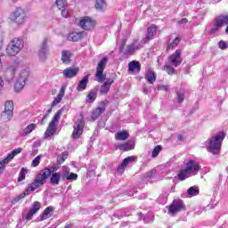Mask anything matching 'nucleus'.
Instances as JSON below:
<instances>
[{
    "label": "nucleus",
    "instance_id": "nucleus-1",
    "mask_svg": "<svg viewBox=\"0 0 228 228\" xmlns=\"http://www.w3.org/2000/svg\"><path fill=\"white\" fill-rule=\"evenodd\" d=\"M201 167L199 162L193 159H190L185 163V168L182 169L178 174V179L180 181H184L188 177L197 175L200 172Z\"/></svg>",
    "mask_w": 228,
    "mask_h": 228
},
{
    "label": "nucleus",
    "instance_id": "nucleus-2",
    "mask_svg": "<svg viewBox=\"0 0 228 228\" xmlns=\"http://www.w3.org/2000/svg\"><path fill=\"white\" fill-rule=\"evenodd\" d=\"M225 138V133L218 132L216 135H213L207 141L208 146L207 147L208 152L212 154H219L222 151V143Z\"/></svg>",
    "mask_w": 228,
    "mask_h": 228
},
{
    "label": "nucleus",
    "instance_id": "nucleus-3",
    "mask_svg": "<svg viewBox=\"0 0 228 228\" xmlns=\"http://www.w3.org/2000/svg\"><path fill=\"white\" fill-rule=\"evenodd\" d=\"M51 177V170L44 168L40 171L39 175L36 176L34 183L27 188V191H35L36 188H40L44 186V183H46L47 179Z\"/></svg>",
    "mask_w": 228,
    "mask_h": 228
},
{
    "label": "nucleus",
    "instance_id": "nucleus-4",
    "mask_svg": "<svg viewBox=\"0 0 228 228\" xmlns=\"http://www.w3.org/2000/svg\"><path fill=\"white\" fill-rule=\"evenodd\" d=\"M24 49V40L15 37L7 45L6 53L8 56H17Z\"/></svg>",
    "mask_w": 228,
    "mask_h": 228
},
{
    "label": "nucleus",
    "instance_id": "nucleus-5",
    "mask_svg": "<svg viewBox=\"0 0 228 228\" xmlns=\"http://www.w3.org/2000/svg\"><path fill=\"white\" fill-rule=\"evenodd\" d=\"M63 113V108L59 110L53 116L52 121L49 123V126L45 132V138H49L56 133V124L60 122V117H61Z\"/></svg>",
    "mask_w": 228,
    "mask_h": 228
},
{
    "label": "nucleus",
    "instance_id": "nucleus-6",
    "mask_svg": "<svg viewBox=\"0 0 228 228\" xmlns=\"http://www.w3.org/2000/svg\"><path fill=\"white\" fill-rule=\"evenodd\" d=\"M107 63H108V57H103L98 62V65L96 67V74H95V79L96 81H98V83H104V81H106V75L104 74V69H106Z\"/></svg>",
    "mask_w": 228,
    "mask_h": 228
},
{
    "label": "nucleus",
    "instance_id": "nucleus-7",
    "mask_svg": "<svg viewBox=\"0 0 228 228\" xmlns=\"http://www.w3.org/2000/svg\"><path fill=\"white\" fill-rule=\"evenodd\" d=\"M228 24V15L220 14L217 16L214 22V28L210 30V35H215V33H218L220 31V28L223 26H227Z\"/></svg>",
    "mask_w": 228,
    "mask_h": 228
},
{
    "label": "nucleus",
    "instance_id": "nucleus-8",
    "mask_svg": "<svg viewBox=\"0 0 228 228\" xmlns=\"http://www.w3.org/2000/svg\"><path fill=\"white\" fill-rule=\"evenodd\" d=\"M28 77H29V71L24 69L20 72V77L16 81L14 85V89L16 92H20L26 86V81H28Z\"/></svg>",
    "mask_w": 228,
    "mask_h": 228
},
{
    "label": "nucleus",
    "instance_id": "nucleus-9",
    "mask_svg": "<svg viewBox=\"0 0 228 228\" xmlns=\"http://www.w3.org/2000/svg\"><path fill=\"white\" fill-rule=\"evenodd\" d=\"M11 20L16 22V24H24L26 20V12L22 8H18L11 14Z\"/></svg>",
    "mask_w": 228,
    "mask_h": 228
},
{
    "label": "nucleus",
    "instance_id": "nucleus-10",
    "mask_svg": "<svg viewBox=\"0 0 228 228\" xmlns=\"http://www.w3.org/2000/svg\"><path fill=\"white\" fill-rule=\"evenodd\" d=\"M39 58L42 61H45L49 54V38L45 37L39 46L38 51Z\"/></svg>",
    "mask_w": 228,
    "mask_h": 228
},
{
    "label": "nucleus",
    "instance_id": "nucleus-11",
    "mask_svg": "<svg viewBox=\"0 0 228 228\" xmlns=\"http://www.w3.org/2000/svg\"><path fill=\"white\" fill-rule=\"evenodd\" d=\"M183 209H184V203L183 200H174L173 204L169 206L168 214L171 215V216H174V215L183 211Z\"/></svg>",
    "mask_w": 228,
    "mask_h": 228
},
{
    "label": "nucleus",
    "instance_id": "nucleus-12",
    "mask_svg": "<svg viewBox=\"0 0 228 228\" xmlns=\"http://www.w3.org/2000/svg\"><path fill=\"white\" fill-rule=\"evenodd\" d=\"M85 127V121L83 119H78L74 126V131L71 134V138L73 140H77V138H81V134H83V129Z\"/></svg>",
    "mask_w": 228,
    "mask_h": 228
},
{
    "label": "nucleus",
    "instance_id": "nucleus-13",
    "mask_svg": "<svg viewBox=\"0 0 228 228\" xmlns=\"http://www.w3.org/2000/svg\"><path fill=\"white\" fill-rule=\"evenodd\" d=\"M168 63L173 65V67H179L183 63V57H181V50L177 49L175 53L168 57Z\"/></svg>",
    "mask_w": 228,
    "mask_h": 228
},
{
    "label": "nucleus",
    "instance_id": "nucleus-14",
    "mask_svg": "<svg viewBox=\"0 0 228 228\" xmlns=\"http://www.w3.org/2000/svg\"><path fill=\"white\" fill-rule=\"evenodd\" d=\"M42 208V205L38 201H35L32 204V207L30 208L29 211L28 212L25 220H32L33 216L37 215L38 211H40V208Z\"/></svg>",
    "mask_w": 228,
    "mask_h": 228
},
{
    "label": "nucleus",
    "instance_id": "nucleus-15",
    "mask_svg": "<svg viewBox=\"0 0 228 228\" xmlns=\"http://www.w3.org/2000/svg\"><path fill=\"white\" fill-rule=\"evenodd\" d=\"M80 26L83 29H86V31H88L90 29H94L95 22L92 20V19L85 17L80 20Z\"/></svg>",
    "mask_w": 228,
    "mask_h": 228
},
{
    "label": "nucleus",
    "instance_id": "nucleus-16",
    "mask_svg": "<svg viewBox=\"0 0 228 228\" xmlns=\"http://www.w3.org/2000/svg\"><path fill=\"white\" fill-rule=\"evenodd\" d=\"M79 72V68H67L62 71L63 77L66 79H72V77H76Z\"/></svg>",
    "mask_w": 228,
    "mask_h": 228
},
{
    "label": "nucleus",
    "instance_id": "nucleus-17",
    "mask_svg": "<svg viewBox=\"0 0 228 228\" xmlns=\"http://www.w3.org/2000/svg\"><path fill=\"white\" fill-rule=\"evenodd\" d=\"M158 28L152 25L147 28L145 38L142 39V44H147L149 40H152L154 38V35H156Z\"/></svg>",
    "mask_w": 228,
    "mask_h": 228
},
{
    "label": "nucleus",
    "instance_id": "nucleus-18",
    "mask_svg": "<svg viewBox=\"0 0 228 228\" xmlns=\"http://www.w3.org/2000/svg\"><path fill=\"white\" fill-rule=\"evenodd\" d=\"M62 179L65 181H76L77 179V174L70 173L67 167H62Z\"/></svg>",
    "mask_w": 228,
    "mask_h": 228
},
{
    "label": "nucleus",
    "instance_id": "nucleus-19",
    "mask_svg": "<svg viewBox=\"0 0 228 228\" xmlns=\"http://www.w3.org/2000/svg\"><path fill=\"white\" fill-rule=\"evenodd\" d=\"M136 159H138L134 156H130V157L124 159L122 163L118 167V172H120V174H122V172H124V168H126V167H127L129 165V163H134L136 161Z\"/></svg>",
    "mask_w": 228,
    "mask_h": 228
},
{
    "label": "nucleus",
    "instance_id": "nucleus-20",
    "mask_svg": "<svg viewBox=\"0 0 228 228\" xmlns=\"http://www.w3.org/2000/svg\"><path fill=\"white\" fill-rule=\"evenodd\" d=\"M142 70V64L137 61H132L128 63V72L134 74V72H140Z\"/></svg>",
    "mask_w": 228,
    "mask_h": 228
},
{
    "label": "nucleus",
    "instance_id": "nucleus-21",
    "mask_svg": "<svg viewBox=\"0 0 228 228\" xmlns=\"http://www.w3.org/2000/svg\"><path fill=\"white\" fill-rule=\"evenodd\" d=\"M114 81L112 78H108L107 81L101 86L100 93L102 95H106L110 89L111 88V85H113Z\"/></svg>",
    "mask_w": 228,
    "mask_h": 228
},
{
    "label": "nucleus",
    "instance_id": "nucleus-22",
    "mask_svg": "<svg viewBox=\"0 0 228 228\" xmlns=\"http://www.w3.org/2000/svg\"><path fill=\"white\" fill-rule=\"evenodd\" d=\"M90 75H86L83 77L82 80L78 82V86H77V92H84V90H86V86L88 85V77Z\"/></svg>",
    "mask_w": 228,
    "mask_h": 228
},
{
    "label": "nucleus",
    "instance_id": "nucleus-23",
    "mask_svg": "<svg viewBox=\"0 0 228 228\" xmlns=\"http://www.w3.org/2000/svg\"><path fill=\"white\" fill-rule=\"evenodd\" d=\"M83 38V32H71L68 35L69 42H78Z\"/></svg>",
    "mask_w": 228,
    "mask_h": 228
},
{
    "label": "nucleus",
    "instance_id": "nucleus-24",
    "mask_svg": "<svg viewBox=\"0 0 228 228\" xmlns=\"http://www.w3.org/2000/svg\"><path fill=\"white\" fill-rule=\"evenodd\" d=\"M53 211H54V208L51 206L47 207L41 216L40 222H43V220H47V218H51V216H53Z\"/></svg>",
    "mask_w": 228,
    "mask_h": 228
},
{
    "label": "nucleus",
    "instance_id": "nucleus-25",
    "mask_svg": "<svg viewBox=\"0 0 228 228\" xmlns=\"http://www.w3.org/2000/svg\"><path fill=\"white\" fill-rule=\"evenodd\" d=\"M65 96V87L61 86L59 94H57L56 98L53 100L52 106H56V104H60L61 102V99Z\"/></svg>",
    "mask_w": 228,
    "mask_h": 228
},
{
    "label": "nucleus",
    "instance_id": "nucleus-26",
    "mask_svg": "<svg viewBox=\"0 0 228 228\" xmlns=\"http://www.w3.org/2000/svg\"><path fill=\"white\" fill-rule=\"evenodd\" d=\"M104 111H106V107L105 106L98 107L94 110H93V112H92L93 120L98 119L99 117L102 116V113H104Z\"/></svg>",
    "mask_w": 228,
    "mask_h": 228
},
{
    "label": "nucleus",
    "instance_id": "nucleus-27",
    "mask_svg": "<svg viewBox=\"0 0 228 228\" xmlns=\"http://www.w3.org/2000/svg\"><path fill=\"white\" fill-rule=\"evenodd\" d=\"M70 58H72V53L67 50L62 51L61 53V61L62 63H64L65 65H69V63H70L71 60Z\"/></svg>",
    "mask_w": 228,
    "mask_h": 228
},
{
    "label": "nucleus",
    "instance_id": "nucleus-28",
    "mask_svg": "<svg viewBox=\"0 0 228 228\" xmlns=\"http://www.w3.org/2000/svg\"><path fill=\"white\" fill-rule=\"evenodd\" d=\"M61 179V174L53 173L50 177V183L53 186H58L60 184V180Z\"/></svg>",
    "mask_w": 228,
    "mask_h": 228
},
{
    "label": "nucleus",
    "instance_id": "nucleus-29",
    "mask_svg": "<svg viewBox=\"0 0 228 228\" xmlns=\"http://www.w3.org/2000/svg\"><path fill=\"white\" fill-rule=\"evenodd\" d=\"M120 151H133L134 149V142H127L118 145Z\"/></svg>",
    "mask_w": 228,
    "mask_h": 228
},
{
    "label": "nucleus",
    "instance_id": "nucleus-30",
    "mask_svg": "<svg viewBox=\"0 0 228 228\" xmlns=\"http://www.w3.org/2000/svg\"><path fill=\"white\" fill-rule=\"evenodd\" d=\"M36 127V124L28 125L25 129L22 130V132L20 133V136H28V134H30V133H33V131H35Z\"/></svg>",
    "mask_w": 228,
    "mask_h": 228
},
{
    "label": "nucleus",
    "instance_id": "nucleus-31",
    "mask_svg": "<svg viewBox=\"0 0 228 228\" xmlns=\"http://www.w3.org/2000/svg\"><path fill=\"white\" fill-rule=\"evenodd\" d=\"M180 43H181L180 37L175 38V40L172 41L171 43L167 42V52L168 53V51H172L175 49V47H177V45H179Z\"/></svg>",
    "mask_w": 228,
    "mask_h": 228
},
{
    "label": "nucleus",
    "instance_id": "nucleus-32",
    "mask_svg": "<svg viewBox=\"0 0 228 228\" xmlns=\"http://www.w3.org/2000/svg\"><path fill=\"white\" fill-rule=\"evenodd\" d=\"M13 117V112L4 110L1 114V119L4 120V122H10Z\"/></svg>",
    "mask_w": 228,
    "mask_h": 228
},
{
    "label": "nucleus",
    "instance_id": "nucleus-33",
    "mask_svg": "<svg viewBox=\"0 0 228 228\" xmlns=\"http://www.w3.org/2000/svg\"><path fill=\"white\" fill-rule=\"evenodd\" d=\"M145 79L150 83V85H153L156 82V73L148 71L145 75Z\"/></svg>",
    "mask_w": 228,
    "mask_h": 228
},
{
    "label": "nucleus",
    "instance_id": "nucleus-34",
    "mask_svg": "<svg viewBox=\"0 0 228 228\" xmlns=\"http://www.w3.org/2000/svg\"><path fill=\"white\" fill-rule=\"evenodd\" d=\"M115 138L116 140L120 141L127 140V138H129V133H127L126 131L117 133Z\"/></svg>",
    "mask_w": 228,
    "mask_h": 228
},
{
    "label": "nucleus",
    "instance_id": "nucleus-35",
    "mask_svg": "<svg viewBox=\"0 0 228 228\" xmlns=\"http://www.w3.org/2000/svg\"><path fill=\"white\" fill-rule=\"evenodd\" d=\"M131 45L133 46V48L135 51H138V50L142 49V47H143V45H145V44L142 43V40L140 41V39H134Z\"/></svg>",
    "mask_w": 228,
    "mask_h": 228
},
{
    "label": "nucleus",
    "instance_id": "nucleus-36",
    "mask_svg": "<svg viewBox=\"0 0 228 228\" xmlns=\"http://www.w3.org/2000/svg\"><path fill=\"white\" fill-rule=\"evenodd\" d=\"M13 158H15V155L12 151H11L4 160L0 161V163L4 167L6 165H8V163H10V161H12V159H13Z\"/></svg>",
    "mask_w": 228,
    "mask_h": 228
},
{
    "label": "nucleus",
    "instance_id": "nucleus-37",
    "mask_svg": "<svg viewBox=\"0 0 228 228\" xmlns=\"http://www.w3.org/2000/svg\"><path fill=\"white\" fill-rule=\"evenodd\" d=\"M29 191H27V190L20 193L19 196H17L16 198H14L12 200V204H17V202H19L20 200H21V199H24L25 197H28V195H29Z\"/></svg>",
    "mask_w": 228,
    "mask_h": 228
},
{
    "label": "nucleus",
    "instance_id": "nucleus-38",
    "mask_svg": "<svg viewBox=\"0 0 228 228\" xmlns=\"http://www.w3.org/2000/svg\"><path fill=\"white\" fill-rule=\"evenodd\" d=\"M95 8L96 10L102 12V10L106 8V2H104V0H96Z\"/></svg>",
    "mask_w": 228,
    "mask_h": 228
},
{
    "label": "nucleus",
    "instance_id": "nucleus-39",
    "mask_svg": "<svg viewBox=\"0 0 228 228\" xmlns=\"http://www.w3.org/2000/svg\"><path fill=\"white\" fill-rule=\"evenodd\" d=\"M176 95H177V102L181 104L184 101V89H180L176 91Z\"/></svg>",
    "mask_w": 228,
    "mask_h": 228
},
{
    "label": "nucleus",
    "instance_id": "nucleus-40",
    "mask_svg": "<svg viewBox=\"0 0 228 228\" xmlns=\"http://www.w3.org/2000/svg\"><path fill=\"white\" fill-rule=\"evenodd\" d=\"M40 145L41 143L39 141H37L32 144V152H30L32 156H37V154H38V147H40Z\"/></svg>",
    "mask_w": 228,
    "mask_h": 228
},
{
    "label": "nucleus",
    "instance_id": "nucleus-41",
    "mask_svg": "<svg viewBox=\"0 0 228 228\" xmlns=\"http://www.w3.org/2000/svg\"><path fill=\"white\" fill-rule=\"evenodd\" d=\"M26 174H28V169H26L25 167H22L20 171L18 183H20V181H24V179H26Z\"/></svg>",
    "mask_w": 228,
    "mask_h": 228
},
{
    "label": "nucleus",
    "instance_id": "nucleus-42",
    "mask_svg": "<svg viewBox=\"0 0 228 228\" xmlns=\"http://www.w3.org/2000/svg\"><path fill=\"white\" fill-rule=\"evenodd\" d=\"M4 110L5 111H11V113H13V102L12 101L5 102Z\"/></svg>",
    "mask_w": 228,
    "mask_h": 228
},
{
    "label": "nucleus",
    "instance_id": "nucleus-43",
    "mask_svg": "<svg viewBox=\"0 0 228 228\" xmlns=\"http://www.w3.org/2000/svg\"><path fill=\"white\" fill-rule=\"evenodd\" d=\"M95 99H97V93L92 91L87 94L86 102H94Z\"/></svg>",
    "mask_w": 228,
    "mask_h": 228
},
{
    "label": "nucleus",
    "instance_id": "nucleus-44",
    "mask_svg": "<svg viewBox=\"0 0 228 228\" xmlns=\"http://www.w3.org/2000/svg\"><path fill=\"white\" fill-rule=\"evenodd\" d=\"M136 50H134V48L132 46V45H128L126 46V49L124 51V54H126V56H131L133 54H134V52Z\"/></svg>",
    "mask_w": 228,
    "mask_h": 228
},
{
    "label": "nucleus",
    "instance_id": "nucleus-45",
    "mask_svg": "<svg viewBox=\"0 0 228 228\" xmlns=\"http://www.w3.org/2000/svg\"><path fill=\"white\" fill-rule=\"evenodd\" d=\"M143 222L145 224H151V222H154V215L151 212H149L144 217Z\"/></svg>",
    "mask_w": 228,
    "mask_h": 228
},
{
    "label": "nucleus",
    "instance_id": "nucleus-46",
    "mask_svg": "<svg viewBox=\"0 0 228 228\" xmlns=\"http://www.w3.org/2000/svg\"><path fill=\"white\" fill-rule=\"evenodd\" d=\"M162 149H163V147L161 145L156 146L152 151L151 157L158 158V156L159 155V152H161Z\"/></svg>",
    "mask_w": 228,
    "mask_h": 228
},
{
    "label": "nucleus",
    "instance_id": "nucleus-47",
    "mask_svg": "<svg viewBox=\"0 0 228 228\" xmlns=\"http://www.w3.org/2000/svg\"><path fill=\"white\" fill-rule=\"evenodd\" d=\"M187 193L191 195V197H195L196 195H199V188L197 187H191L188 189Z\"/></svg>",
    "mask_w": 228,
    "mask_h": 228
},
{
    "label": "nucleus",
    "instance_id": "nucleus-48",
    "mask_svg": "<svg viewBox=\"0 0 228 228\" xmlns=\"http://www.w3.org/2000/svg\"><path fill=\"white\" fill-rule=\"evenodd\" d=\"M57 8L63 10L67 6V0H56Z\"/></svg>",
    "mask_w": 228,
    "mask_h": 228
},
{
    "label": "nucleus",
    "instance_id": "nucleus-49",
    "mask_svg": "<svg viewBox=\"0 0 228 228\" xmlns=\"http://www.w3.org/2000/svg\"><path fill=\"white\" fill-rule=\"evenodd\" d=\"M40 159H42V155H38L37 156L31 163V167H38V165H40Z\"/></svg>",
    "mask_w": 228,
    "mask_h": 228
},
{
    "label": "nucleus",
    "instance_id": "nucleus-50",
    "mask_svg": "<svg viewBox=\"0 0 228 228\" xmlns=\"http://www.w3.org/2000/svg\"><path fill=\"white\" fill-rule=\"evenodd\" d=\"M164 70H166V72H167L169 76H174V74H175V69H174V68H172V66L169 65L165 66Z\"/></svg>",
    "mask_w": 228,
    "mask_h": 228
},
{
    "label": "nucleus",
    "instance_id": "nucleus-51",
    "mask_svg": "<svg viewBox=\"0 0 228 228\" xmlns=\"http://www.w3.org/2000/svg\"><path fill=\"white\" fill-rule=\"evenodd\" d=\"M218 47H219V49H222L223 51H225V49L228 48V45L225 41L221 40L218 43Z\"/></svg>",
    "mask_w": 228,
    "mask_h": 228
},
{
    "label": "nucleus",
    "instance_id": "nucleus-52",
    "mask_svg": "<svg viewBox=\"0 0 228 228\" xmlns=\"http://www.w3.org/2000/svg\"><path fill=\"white\" fill-rule=\"evenodd\" d=\"M67 156H69V154L67 153H63L62 155H60L57 158L58 163L61 164L65 162V159H67Z\"/></svg>",
    "mask_w": 228,
    "mask_h": 228
},
{
    "label": "nucleus",
    "instance_id": "nucleus-53",
    "mask_svg": "<svg viewBox=\"0 0 228 228\" xmlns=\"http://www.w3.org/2000/svg\"><path fill=\"white\" fill-rule=\"evenodd\" d=\"M8 72H11L12 77L15 76V72H17V64L12 65L8 68Z\"/></svg>",
    "mask_w": 228,
    "mask_h": 228
},
{
    "label": "nucleus",
    "instance_id": "nucleus-54",
    "mask_svg": "<svg viewBox=\"0 0 228 228\" xmlns=\"http://www.w3.org/2000/svg\"><path fill=\"white\" fill-rule=\"evenodd\" d=\"M155 174H156V171H154V170L149 171L148 173L145 174V177L147 179H151V178L154 177Z\"/></svg>",
    "mask_w": 228,
    "mask_h": 228
},
{
    "label": "nucleus",
    "instance_id": "nucleus-55",
    "mask_svg": "<svg viewBox=\"0 0 228 228\" xmlns=\"http://www.w3.org/2000/svg\"><path fill=\"white\" fill-rule=\"evenodd\" d=\"M45 168H47L48 170H50L51 175H52V174H54V172H57L60 167H45Z\"/></svg>",
    "mask_w": 228,
    "mask_h": 228
},
{
    "label": "nucleus",
    "instance_id": "nucleus-56",
    "mask_svg": "<svg viewBox=\"0 0 228 228\" xmlns=\"http://www.w3.org/2000/svg\"><path fill=\"white\" fill-rule=\"evenodd\" d=\"M61 15H62V17H64V19H67V17H69V11H67V9L63 8L61 11Z\"/></svg>",
    "mask_w": 228,
    "mask_h": 228
},
{
    "label": "nucleus",
    "instance_id": "nucleus-57",
    "mask_svg": "<svg viewBox=\"0 0 228 228\" xmlns=\"http://www.w3.org/2000/svg\"><path fill=\"white\" fill-rule=\"evenodd\" d=\"M20 152H22L21 148H17V149L12 151V154H14V156H17V154H20Z\"/></svg>",
    "mask_w": 228,
    "mask_h": 228
},
{
    "label": "nucleus",
    "instance_id": "nucleus-58",
    "mask_svg": "<svg viewBox=\"0 0 228 228\" xmlns=\"http://www.w3.org/2000/svg\"><path fill=\"white\" fill-rule=\"evenodd\" d=\"M112 216L113 218H118V220H122V218H124V216L120 214H114Z\"/></svg>",
    "mask_w": 228,
    "mask_h": 228
},
{
    "label": "nucleus",
    "instance_id": "nucleus-59",
    "mask_svg": "<svg viewBox=\"0 0 228 228\" xmlns=\"http://www.w3.org/2000/svg\"><path fill=\"white\" fill-rule=\"evenodd\" d=\"M186 23H188V19L186 18H183L178 21V24H186Z\"/></svg>",
    "mask_w": 228,
    "mask_h": 228
},
{
    "label": "nucleus",
    "instance_id": "nucleus-60",
    "mask_svg": "<svg viewBox=\"0 0 228 228\" xmlns=\"http://www.w3.org/2000/svg\"><path fill=\"white\" fill-rule=\"evenodd\" d=\"M158 90H163L164 92H167V90H168V87H167V86H159Z\"/></svg>",
    "mask_w": 228,
    "mask_h": 228
},
{
    "label": "nucleus",
    "instance_id": "nucleus-61",
    "mask_svg": "<svg viewBox=\"0 0 228 228\" xmlns=\"http://www.w3.org/2000/svg\"><path fill=\"white\" fill-rule=\"evenodd\" d=\"M178 141L179 142H184V135L179 134L178 135Z\"/></svg>",
    "mask_w": 228,
    "mask_h": 228
},
{
    "label": "nucleus",
    "instance_id": "nucleus-62",
    "mask_svg": "<svg viewBox=\"0 0 228 228\" xmlns=\"http://www.w3.org/2000/svg\"><path fill=\"white\" fill-rule=\"evenodd\" d=\"M128 224H129V221L123 222V223H121L120 227H127Z\"/></svg>",
    "mask_w": 228,
    "mask_h": 228
},
{
    "label": "nucleus",
    "instance_id": "nucleus-63",
    "mask_svg": "<svg viewBox=\"0 0 228 228\" xmlns=\"http://www.w3.org/2000/svg\"><path fill=\"white\" fill-rule=\"evenodd\" d=\"M198 13H200V15H206V10H198Z\"/></svg>",
    "mask_w": 228,
    "mask_h": 228
},
{
    "label": "nucleus",
    "instance_id": "nucleus-64",
    "mask_svg": "<svg viewBox=\"0 0 228 228\" xmlns=\"http://www.w3.org/2000/svg\"><path fill=\"white\" fill-rule=\"evenodd\" d=\"M138 216H139V220H143V218H145V216H143L142 213H139Z\"/></svg>",
    "mask_w": 228,
    "mask_h": 228
}]
</instances>
